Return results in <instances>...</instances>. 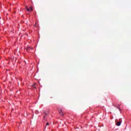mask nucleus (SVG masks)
Segmentation results:
<instances>
[{
	"instance_id": "f257e3e1",
	"label": "nucleus",
	"mask_w": 131,
	"mask_h": 131,
	"mask_svg": "<svg viewBox=\"0 0 131 131\" xmlns=\"http://www.w3.org/2000/svg\"><path fill=\"white\" fill-rule=\"evenodd\" d=\"M26 9L28 12H30V11L32 12V11H33V8L32 6H31L30 8H29L28 7L26 6Z\"/></svg>"
},
{
	"instance_id": "f03ea898",
	"label": "nucleus",
	"mask_w": 131,
	"mask_h": 131,
	"mask_svg": "<svg viewBox=\"0 0 131 131\" xmlns=\"http://www.w3.org/2000/svg\"><path fill=\"white\" fill-rule=\"evenodd\" d=\"M26 50L27 52H30V50H33V48L28 47L26 49Z\"/></svg>"
},
{
	"instance_id": "7ed1b4c3",
	"label": "nucleus",
	"mask_w": 131,
	"mask_h": 131,
	"mask_svg": "<svg viewBox=\"0 0 131 131\" xmlns=\"http://www.w3.org/2000/svg\"><path fill=\"white\" fill-rule=\"evenodd\" d=\"M58 111H59V114H60V115H61L62 116H64V114H63V112H62L61 108L58 110Z\"/></svg>"
},
{
	"instance_id": "20e7f679",
	"label": "nucleus",
	"mask_w": 131,
	"mask_h": 131,
	"mask_svg": "<svg viewBox=\"0 0 131 131\" xmlns=\"http://www.w3.org/2000/svg\"><path fill=\"white\" fill-rule=\"evenodd\" d=\"M116 124L117 126H120V124H121V121H117Z\"/></svg>"
},
{
	"instance_id": "39448f33",
	"label": "nucleus",
	"mask_w": 131,
	"mask_h": 131,
	"mask_svg": "<svg viewBox=\"0 0 131 131\" xmlns=\"http://www.w3.org/2000/svg\"><path fill=\"white\" fill-rule=\"evenodd\" d=\"M32 88H33L35 90H36V83H34L32 85Z\"/></svg>"
},
{
	"instance_id": "423d86ee",
	"label": "nucleus",
	"mask_w": 131,
	"mask_h": 131,
	"mask_svg": "<svg viewBox=\"0 0 131 131\" xmlns=\"http://www.w3.org/2000/svg\"><path fill=\"white\" fill-rule=\"evenodd\" d=\"M46 125H50V123H49L48 122L46 123Z\"/></svg>"
},
{
	"instance_id": "0eeeda50",
	"label": "nucleus",
	"mask_w": 131,
	"mask_h": 131,
	"mask_svg": "<svg viewBox=\"0 0 131 131\" xmlns=\"http://www.w3.org/2000/svg\"><path fill=\"white\" fill-rule=\"evenodd\" d=\"M35 27H36V23L34 25Z\"/></svg>"
},
{
	"instance_id": "6e6552de",
	"label": "nucleus",
	"mask_w": 131,
	"mask_h": 131,
	"mask_svg": "<svg viewBox=\"0 0 131 131\" xmlns=\"http://www.w3.org/2000/svg\"><path fill=\"white\" fill-rule=\"evenodd\" d=\"M46 116H47V115H48V114L47 113H45Z\"/></svg>"
},
{
	"instance_id": "1a4fd4ad",
	"label": "nucleus",
	"mask_w": 131,
	"mask_h": 131,
	"mask_svg": "<svg viewBox=\"0 0 131 131\" xmlns=\"http://www.w3.org/2000/svg\"><path fill=\"white\" fill-rule=\"evenodd\" d=\"M45 118H46V116H43V119H45Z\"/></svg>"
}]
</instances>
